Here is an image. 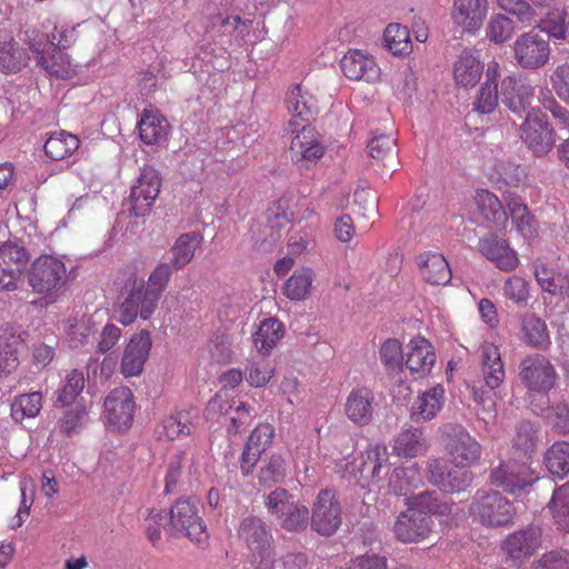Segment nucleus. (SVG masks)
I'll use <instances>...</instances> for the list:
<instances>
[{"instance_id":"nucleus-1","label":"nucleus","mask_w":569,"mask_h":569,"mask_svg":"<svg viewBox=\"0 0 569 569\" xmlns=\"http://www.w3.org/2000/svg\"><path fill=\"white\" fill-rule=\"evenodd\" d=\"M446 451L453 468L449 469L445 459H431L428 462L430 481L445 492L463 490L471 475L467 468L475 466L481 457V445L460 425H447L443 428Z\"/></svg>"},{"instance_id":"nucleus-2","label":"nucleus","mask_w":569,"mask_h":569,"mask_svg":"<svg viewBox=\"0 0 569 569\" xmlns=\"http://www.w3.org/2000/svg\"><path fill=\"white\" fill-rule=\"evenodd\" d=\"M453 503L436 492L425 491L400 512L393 523L395 538L402 543H418L429 538L433 521L428 513L445 516L452 511Z\"/></svg>"},{"instance_id":"nucleus-3","label":"nucleus","mask_w":569,"mask_h":569,"mask_svg":"<svg viewBox=\"0 0 569 569\" xmlns=\"http://www.w3.org/2000/svg\"><path fill=\"white\" fill-rule=\"evenodd\" d=\"M159 308V301L144 289V279L136 271L126 273L116 309L117 320L124 327L138 319L148 321Z\"/></svg>"},{"instance_id":"nucleus-4","label":"nucleus","mask_w":569,"mask_h":569,"mask_svg":"<svg viewBox=\"0 0 569 569\" xmlns=\"http://www.w3.org/2000/svg\"><path fill=\"white\" fill-rule=\"evenodd\" d=\"M237 535L247 547L248 558L254 569H270L271 556H276V543L269 526L262 519L249 516L240 521Z\"/></svg>"},{"instance_id":"nucleus-5","label":"nucleus","mask_w":569,"mask_h":569,"mask_svg":"<svg viewBox=\"0 0 569 569\" xmlns=\"http://www.w3.org/2000/svg\"><path fill=\"white\" fill-rule=\"evenodd\" d=\"M469 515L475 522L486 528H506L513 523L516 508L498 491H477Z\"/></svg>"},{"instance_id":"nucleus-6","label":"nucleus","mask_w":569,"mask_h":569,"mask_svg":"<svg viewBox=\"0 0 569 569\" xmlns=\"http://www.w3.org/2000/svg\"><path fill=\"white\" fill-rule=\"evenodd\" d=\"M164 530L171 533H182L198 545L206 543L209 538L207 526L198 508L189 499L180 498L171 506Z\"/></svg>"},{"instance_id":"nucleus-7","label":"nucleus","mask_w":569,"mask_h":569,"mask_svg":"<svg viewBox=\"0 0 569 569\" xmlns=\"http://www.w3.org/2000/svg\"><path fill=\"white\" fill-rule=\"evenodd\" d=\"M267 507L287 531H301L308 526L309 509L283 488H277L268 496Z\"/></svg>"},{"instance_id":"nucleus-8","label":"nucleus","mask_w":569,"mask_h":569,"mask_svg":"<svg viewBox=\"0 0 569 569\" xmlns=\"http://www.w3.org/2000/svg\"><path fill=\"white\" fill-rule=\"evenodd\" d=\"M67 268L62 260L50 254H41L34 259L28 272V282L32 290L48 295L64 284Z\"/></svg>"},{"instance_id":"nucleus-9","label":"nucleus","mask_w":569,"mask_h":569,"mask_svg":"<svg viewBox=\"0 0 569 569\" xmlns=\"http://www.w3.org/2000/svg\"><path fill=\"white\" fill-rule=\"evenodd\" d=\"M520 138L536 156L543 157L556 142V133L547 116L539 109H532L519 129Z\"/></svg>"},{"instance_id":"nucleus-10","label":"nucleus","mask_w":569,"mask_h":569,"mask_svg":"<svg viewBox=\"0 0 569 569\" xmlns=\"http://www.w3.org/2000/svg\"><path fill=\"white\" fill-rule=\"evenodd\" d=\"M538 479L539 477L528 461L516 457L501 461L497 468L492 469L490 475V481L493 486L511 495L520 492Z\"/></svg>"},{"instance_id":"nucleus-11","label":"nucleus","mask_w":569,"mask_h":569,"mask_svg":"<svg viewBox=\"0 0 569 569\" xmlns=\"http://www.w3.org/2000/svg\"><path fill=\"white\" fill-rule=\"evenodd\" d=\"M161 184L162 179L156 168L151 166L141 168L140 174L131 187L130 212L136 217L148 216L159 197Z\"/></svg>"},{"instance_id":"nucleus-12","label":"nucleus","mask_w":569,"mask_h":569,"mask_svg":"<svg viewBox=\"0 0 569 569\" xmlns=\"http://www.w3.org/2000/svg\"><path fill=\"white\" fill-rule=\"evenodd\" d=\"M342 522L341 506L332 489H323L318 493L310 517L312 530L321 536H331Z\"/></svg>"},{"instance_id":"nucleus-13","label":"nucleus","mask_w":569,"mask_h":569,"mask_svg":"<svg viewBox=\"0 0 569 569\" xmlns=\"http://www.w3.org/2000/svg\"><path fill=\"white\" fill-rule=\"evenodd\" d=\"M30 260L27 249L13 241L0 246V291H14Z\"/></svg>"},{"instance_id":"nucleus-14","label":"nucleus","mask_w":569,"mask_h":569,"mask_svg":"<svg viewBox=\"0 0 569 569\" xmlns=\"http://www.w3.org/2000/svg\"><path fill=\"white\" fill-rule=\"evenodd\" d=\"M517 63L527 70L543 67L550 58V44L547 39L533 30L520 34L512 46Z\"/></svg>"},{"instance_id":"nucleus-15","label":"nucleus","mask_w":569,"mask_h":569,"mask_svg":"<svg viewBox=\"0 0 569 569\" xmlns=\"http://www.w3.org/2000/svg\"><path fill=\"white\" fill-rule=\"evenodd\" d=\"M519 369V377L529 390L546 395L555 387L557 372L545 356H527Z\"/></svg>"},{"instance_id":"nucleus-16","label":"nucleus","mask_w":569,"mask_h":569,"mask_svg":"<svg viewBox=\"0 0 569 569\" xmlns=\"http://www.w3.org/2000/svg\"><path fill=\"white\" fill-rule=\"evenodd\" d=\"M295 132L289 147L291 161L303 168L316 166L326 151L318 132L309 124L296 128Z\"/></svg>"},{"instance_id":"nucleus-17","label":"nucleus","mask_w":569,"mask_h":569,"mask_svg":"<svg viewBox=\"0 0 569 569\" xmlns=\"http://www.w3.org/2000/svg\"><path fill=\"white\" fill-rule=\"evenodd\" d=\"M284 103L291 116L288 124L292 132L296 128L308 124L319 111L318 99L302 84H295L288 90Z\"/></svg>"},{"instance_id":"nucleus-18","label":"nucleus","mask_w":569,"mask_h":569,"mask_svg":"<svg viewBox=\"0 0 569 569\" xmlns=\"http://www.w3.org/2000/svg\"><path fill=\"white\" fill-rule=\"evenodd\" d=\"M152 348V338L149 330H140L133 333L126 345L120 363V372L123 377H139L144 368Z\"/></svg>"},{"instance_id":"nucleus-19","label":"nucleus","mask_w":569,"mask_h":569,"mask_svg":"<svg viewBox=\"0 0 569 569\" xmlns=\"http://www.w3.org/2000/svg\"><path fill=\"white\" fill-rule=\"evenodd\" d=\"M134 408L133 393L124 386L111 390L104 400L106 418L117 430H127L132 426Z\"/></svg>"},{"instance_id":"nucleus-20","label":"nucleus","mask_w":569,"mask_h":569,"mask_svg":"<svg viewBox=\"0 0 569 569\" xmlns=\"http://www.w3.org/2000/svg\"><path fill=\"white\" fill-rule=\"evenodd\" d=\"M478 250L503 272L515 271L520 263L517 251L510 247L508 240L495 233L481 237L478 241Z\"/></svg>"},{"instance_id":"nucleus-21","label":"nucleus","mask_w":569,"mask_h":569,"mask_svg":"<svg viewBox=\"0 0 569 569\" xmlns=\"http://www.w3.org/2000/svg\"><path fill=\"white\" fill-rule=\"evenodd\" d=\"M535 98V86L531 81L520 74H510L501 81L502 103L512 112L521 113Z\"/></svg>"},{"instance_id":"nucleus-22","label":"nucleus","mask_w":569,"mask_h":569,"mask_svg":"<svg viewBox=\"0 0 569 569\" xmlns=\"http://www.w3.org/2000/svg\"><path fill=\"white\" fill-rule=\"evenodd\" d=\"M42 40H30L29 48L34 54L37 64L48 74L69 79L76 73V67L70 57L61 49L42 48Z\"/></svg>"},{"instance_id":"nucleus-23","label":"nucleus","mask_w":569,"mask_h":569,"mask_svg":"<svg viewBox=\"0 0 569 569\" xmlns=\"http://www.w3.org/2000/svg\"><path fill=\"white\" fill-rule=\"evenodd\" d=\"M406 368L415 379L428 376L436 365L435 348L425 337L416 336L407 343Z\"/></svg>"},{"instance_id":"nucleus-24","label":"nucleus","mask_w":569,"mask_h":569,"mask_svg":"<svg viewBox=\"0 0 569 569\" xmlns=\"http://www.w3.org/2000/svg\"><path fill=\"white\" fill-rule=\"evenodd\" d=\"M542 530L539 527L528 526L507 536L502 542V550L513 560H525L531 557L540 547Z\"/></svg>"},{"instance_id":"nucleus-25","label":"nucleus","mask_w":569,"mask_h":569,"mask_svg":"<svg viewBox=\"0 0 569 569\" xmlns=\"http://www.w3.org/2000/svg\"><path fill=\"white\" fill-rule=\"evenodd\" d=\"M140 140L147 146H157L166 141L169 130L167 118L153 106L146 107L137 122Z\"/></svg>"},{"instance_id":"nucleus-26","label":"nucleus","mask_w":569,"mask_h":569,"mask_svg":"<svg viewBox=\"0 0 569 569\" xmlns=\"http://www.w3.org/2000/svg\"><path fill=\"white\" fill-rule=\"evenodd\" d=\"M488 12V0H455L451 17L465 31L475 33Z\"/></svg>"},{"instance_id":"nucleus-27","label":"nucleus","mask_w":569,"mask_h":569,"mask_svg":"<svg viewBox=\"0 0 569 569\" xmlns=\"http://www.w3.org/2000/svg\"><path fill=\"white\" fill-rule=\"evenodd\" d=\"M373 392L367 387L353 388L346 398L345 413L359 427L367 426L373 418Z\"/></svg>"},{"instance_id":"nucleus-28","label":"nucleus","mask_w":569,"mask_h":569,"mask_svg":"<svg viewBox=\"0 0 569 569\" xmlns=\"http://www.w3.org/2000/svg\"><path fill=\"white\" fill-rule=\"evenodd\" d=\"M417 267L422 280L431 286H446L452 278L448 261L438 252L420 253L417 257Z\"/></svg>"},{"instance_id":"nucleus-29","label":"nucleus","mask_w":569,"mask_h":569,"mask_svg":"<svg viewBox=\"0 0 569 569\" xmlns=\"http://www.w3.org/2000/svg\"><path fill=\"white\" fill-rule=\"evenodd\" d=\"M340 67L350 80L371 81L378 78L379 68L373 58L360 50H349L341 59Z\"/></svg>"},{"instance_id":"nucleus-30","label":"nucleus","mask_w":569,"mask_h":569,"mask_svg":"<svg viewBox=\"0 0 569 569\" xmlns=\"http://www.w3.org/2000/svg\"><path fill=\"white\" fill-rule=\"evenodd\" d=\"M286 333L284 325L277 318L269 317L260 321L252 332L253 347L260 356L269 357Z\"/></svg>"},{"instance_id":"nucleus-31","label":"nucleus","mask_w":569,"mask_h":569,"mask_svg":"<svg viewBox=\"0 0 569 569\" xmlns=\"http://www.w3.org/2000/svg\"><path fill=\"white\" fill-rule=\"evenodd\" d=\"M443 402L445 388L442 385H436L417 397L411 406L410 418L415 422L432 420L441 410Z\"/></svg>"},{"instance_id":"nucleus-32","label":"nucleus","mask_w":569,"mask_h":569,"mask_svg":"<svg viewBox=\"0 0 569 569\" xmlns=\"http://www.w3.org/2000/svg\"><path fill=\"white\" fill-rule=\"evenodd\" d=\"M32 40H42V48L67 49L76 41V28L49 18L42 22L41 33Z\"/></svg>"},{"instance_id":"nucleus-33","label":"nucleus","mask_w":569,"mask_h":569,"mask_svg":"<svg viewBox=\"0 0 569 569\" xmlns=\"http://www.w3.org/2000/svg\"><path fill=\"white\" fill-rule=\"evenodd\" d=\"M481 371L483 381L489 389L495 390L503 383L506 379L505 365L497 346L486 343L481 347Z\"/></svg>"},{"instance_id":"nucleus-34","label":"nucleus","mask_w":569,"mask_h":569,"mask_svg":"<svg viewBox=\"0 0 569 569\" xmlns=\"http://www.w3.org/2000/svg\"><path fill=\"white\" fill-rule=\"evenodd\" d=\"M483 66L470 51H463L453 63L452 74L457 86L472 88L481 79Z\"/></svg>"},{"instance_id":"nucleus-35","label":"nucleus","mask_w":569,"mask_h":569,"mask_svg":"<svg viewBox=\"0 0 569 569\" xmlns=\"http://www.w3.org/2000/svg\"><path fill=\"white\" fill-rule=\"evenodd\" d=\"M194 426L188 411H177L164 417L156 429L159 440H176L192 433Z\"/></svg>"},{"instance_id":"nucleus-36","label":"nucleus","mask_w":569,"mask_h":569,"mask_svg":"<svg viewBox=\"0 0 569 569\" xmlns=\"http://www.w3.org/2000/svg\"><path fill=\"white\" fill-rule=\"evenodd\" d=\"M80 146L78 136L64 130L51 132L43 146L47 157L59 161L71 157Z\"/></svg>"},{"instance_id":"nucleus-37","label":"nucleus","mask_w":569,"mask_h":569,"mask_svg":"<svg viewBox=\"0 0 569 569\" xmlns=\"http://www.w3.org/2000/svg\"><path fill=\"white\" fill-rule=\"evenodd\" d=\"M428 445L422 436V430L408 428L402 430L392 445V452L402 458H415L427 450Z\"/></svg>"},{"instance_id":"nucleus-38","label":"nucleus","mask_w":569,"mask_h":569,"mask_svg":"<svg viewBox=\"0 0 569 569\" xmlns=\"http://www.w3.org/2000/svg\"><path fill=\"white\" fill-rule=\"evenodd\" d=\"M202 237L197 232H188L180 234L171 248V259L169 264L180 270L189 264L201 243Z\"/></svg>"},{"instance_id":"nucleus-39","label":"nucleus","mask_w":569,"mask_h":569,"mask_svg":"<svg viewBox=\"0 0 569 569\" xmlns=\"http://www.w3.org/2000/svg\"><path fill=\"white\" fill-rule=\"evenodd\" d=\"M480 214L497 226H506L508 214L499 198L487 189H478L473 197Z\"/></svg>"},{"instance_id":"nucleus-40","label":"nucleus","mask_w":569,"mask_h":569,"mask_svg":"<svg viewBox=\"0 0 569 569\" xmlns=\"http://www.w3.org/2000/svg\"><path fill=\"white\" fill-rule=\"evenodd\" d=\"M521 331L525 342L536 349H546L551 343L546 322L535 313L521 318Z\"/></svg>"},{"instance_id":"nucleus-41","label":"nucleus","mask_w":569,"mask_h":569,"mask_svg":"<svg viewBox=\"0 0 569 569\" xmlns=\"http://www.w3.org/2000/svg\"><path fill=\"white\" fill-rule=\"evenodd\" d=\"M507 207L517 231L527 239L535 238L538 234V224L527 204L520 198H512Z\"/></svg>"},{"instance_id":"nucleus-42","label":"nucleus","mask_w":569,"mask_h":569,"mask_svg":"<svg viewBox=\"0 0 569 569\" xmlns=\"http://www.w3.org/2000/svg\"><path fill=\"white\" fill-rule=\"evenodd\" d=\"M388 463L387 447L383 443L368 446L366 459L359 469L363 478L370 477L375 485H379L381 469Z\"/></svg>"},{"instance_id":"nucleus-43","label":"nucleus","mask_w":569,"mask_h":569,"mask_svg":"<svg viewBox=\"0 0 569 569\" xmlns=\"http://www.w3.org/2000/svg\"><path fill=\"white\" fill-rule=\"evenodd\" d=\"M537 447V428L530 421H522L517 427V432L512 439V456L518 459L528 460L530 453Z\"/></svg>"},{"instance_id":"nucleus-44","label":"nucleus","mask_w":569,"mask_h":569,"mask_svg":"<svg viewBox=\"0 0 569 569\" xmlns=\"http://www.w3.org/2000/svg\"><path fill=\"white\" fill-rule=\"evenodd\" d=\"M313 271L310 268L296 270L286 281L283 292L290 300H305L311 292Z\"/></svg>"},{"instance_id":"nucleus-45","label":"nucleus","mask_w":569,"mask_h":569,"mask_svg":"<svg viewBox=\"0 0 569 569\" xmlns=\"http://www.w3.org/2000/svg\"><path fill=\"white\" fill-rule=\"evenodd\" d=\"M545 465L552 476L565 478L569 473V442H555L545 453Z\"/></svg>"},{"instance_id":"nucleus-46","label":"nucleus","mask_w":569,"mask_h":569,"mask_svg":"<svg viewBox=\"0 0 569 569\" xmlns=\"http://www.w3.org/2000/svg\"><path fill=\"white\" fill-rule=\"evenodd\" d=\"M369 156L382 166L395 164L397 158L396 140L390 134H376L367 144Z\"/></svg>"},{"instance_id":"nucleus-47","label":"nucleus","mask_w":569,"mask_h":569,"mask_svg":"<svg viewBox=\"0 0 569 569\" xmlns=\"http://www.w3.org/2000/svg\"><path fill=\"white\" fill-rule=\"evenodd\" d=\"M386 47L395 56H406L412 50V42L407 27L400 23H390L383 32Z\"/></svg>"},{"instance_id":"nucleus-48","label":"nucleus","mask_w":569,"mask_h":569,"mask_svg":"<svg viewBox=\"0 0 569 569\" xmlns=\"http://www.w3.org/2000/svg\"><path fill=\"white\" fill-rule=\"evenodd\" d=\"M548 509L559 528L569 531V481L553 491Z\"/></svg>"},{"instance_id":"nucleus-49","label":"nucleus","mask_w":569,"mask_h":569,"mask_svg":"<svg viewBox=\"0 0 569 569\" xmlns=\"http://www.w3.org/2000/svg\"><path fill=\"white\" fill-rule=\"evenodd\" d=\"M421 482L416 465L409 468H395L389 477V489L396 496H408Z\"/></svg>"},{"instance_id":"nucleus-50","label":"nucleus","mask_w":569,"mask_h":569,"mask_svg":"<svg viewBox=\"0 0 569 569\" xmlns=\"http://www.w3.org/2000/svg\"><path fill=\"white\" fill-rule=\"evenodd\" d=\"M173 274V268L169 262H158L144 280V289L159 302L168 289Z\"/></svg>"},{"instance_id":"nucleus-51","label":"nucleus","mask_w":569,"mask_h":569,"mask_svg":"<svg viewBox=\"0 0 569 569\" xmlns=\"http://www.w3.org/2000/svg\"><path fill=\"white\" fill-rule=\"evenodd\" d=\"M42 409L41 392L23 393L18 396L11 405L12 418L21 422L26 418L37 417Z\"/></svg>"},{"instance_id":"nucleus-52","label":"nucleus","mask_w":569,"mask_h":569,"mask_svg":"<svg viewBox=\"0 0 569 569\" xmlns=\"http://www.w3.org/2000/svg\"><path fill=\"white\" fill-rule=\"evenodd\" d=\"M98 331V325L92 316H82L69 320L67 335L70 342L74 346L88 343Z\"/></svg>"},{"instance_id":"nucleus-53","label":"nucleus","mask_w":569,"mask_h":569,"mask_svg":"<svg viewBox=\"0 0 569 569\" xmlns=\"http://www.w3.org/2000/svg\"><path fill=\"white\" fill-rule=\"evenodd\" d=\"M535 278L540 288L551 296H563L567 274L556 272L545 263H539L535 269Z\"/></svg>"},{"instance_id":"nucleus-54","label":"nucleus","mask_w":569,"mask_h":569,"mask_svg":"<svg viewBox=\"0 0 569 569\" xmlns=\"http://www.w3.org/2000/svg\"><path fill=\"white\" fill-rule=\"evenodd\" d=\"M19 343V338L13 335H0V375H9L18 368Z\"/></svg>"},{"instance_id":"nucleus-55","label":"nucleus","mask_w":569,"mask_h":569,"mask_svg":"<svg viewBox=\"0 0 569 569\" xmlns=\"http://www.w3.org/2000/svg\"><path fill=\"white\" fill-rule=\"evenodd\" d=\"M24 64L23 50L13 39L3 41L0 46V70L4 73H16Z\"/></svg>"},{"instance_id":"nucleus-56","label":"nucleus","mask_w":569,"mask_h":569,"mask_svg":"<svg viewBox=\"0 0 569 569\" xmlns=\"http://www.w3.org/2000/svg\"><path fill=\"white\" fill-rule=\"evenodd\" d=\"M379 357L388 375L402 369L403 351L398 339H387L379 349Z\"/></svg>"},{"instance_id":"nucleus-57","label":"nucleus","mask_w":569,"mask_h":569,"mask_svg":"<svg viewBox=\"0 0 569 569\" xmlns=\"http://www.w3.org/2000/svg\"><path fill=\"white\" fill-rule=\"evenodd\" d=\"M286 477L287 461L279 453H272L259 472V481L263 486L283 482Z\"/></svg>"},{"instance_id":"nucleus-58","label":"nucleus","mask_w":569,"mask_h":569,"mask_svg":"<svg viewBox=\"0 0 569 569\" xmlns=\"http://www.w3.org/2000/svg\"><path fill=\"white\" fill-rule=\"evenodd\" d=\"M513 32V21L501 13L491 16L486 28L487 38L497 44L509 41Z\"/></svg>"},{"instance_id":"nucleus-59","label":"nucleus","mask_w":569,"mask_h":569,"mask_svg":"<svg viewBox=\"0 0 569 569\" xmlns=\"http://www.w3.org/2000/svg\"><path fill=\"white\" fill-rule=\"evenodd\" d=\"M84 388L83 373L77 369L72 370L66 378V383L59 390L57 402L61 406L72 403Z\"/></svg>"},{"instance_id":"nucleus-60","label":"nucleus","mask_w":569,"mask_h":569,"mask_svg":"<svg viewBox=\"0 0 569 569\" xmlns=\"http://www.w3.org/2000/svg\"><path fill=\"white\" fill-rule=\"evenodd\" d=\"M540 29L556 39H565L568 33V24L566 26V12L560 9H552L540 19Z\"/></svg>"},{"instance_id":"nucleus-61","label":"nucleus","mask_w":569,"mask_h":569,"mask_svg":"<svg viewBox=\"0 0 569 569\" xmlns=\"http://www.w3.org/2000/svg\"><path fill=\"white\" fill-rule=\"evenodd\" d=\"M503 295L518 306H526L530 298L529 283L521 277H509L503 283Z\"/></svg>"},{"instance_id":"nucleus-62","label":"nucleus","mask_w":569,"mask_h":569,"mask_svg":"<svg viewBox=\"0 0 569 569\" xmlns=\"http://www.w3.org/2000/svg\"><path fill=\"white\" fill-rule=\"evenodd\" d=\"M273 375L274 369L266 361H250L246 367V380L254 388L264 387Z\"/></svg>"},{"instance_id":"nucleus-63","label":"nucleus","mask_w":569,"mask_h":569,"mask_svg":"<svg viewBox=\"0 0 569 569\" xmlns=\"http://www.w3.org/2000/svg\"><path fill=\"white\" fill-rule=\"evenodd\" d=\"M550 83L560 100L569 104V63L558 64L550 74Z\"/></svg>"},{"instance_id":"nucleus-64","label":"nucleus","mask_w":569,"mask_h":569,"mask_svg":"<svg viewBox=\"0 0 569 569\" xmlns=\"http://www.w3.org/2000/svg\"><path fill=\"white\" fill-rule=\"evenodd\" d=\"M531 569H569V552L551 550L532 562Z\"/></svg>"}]
</instances>
